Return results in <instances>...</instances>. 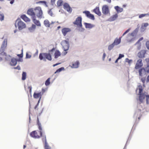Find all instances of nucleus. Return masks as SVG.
Wrapping results in <instances>:
<instances>
[{"instance_id":"obj_1","label":"nucleus","mask_w":149,"mask_h":149,"mask_svg":"<svg viewBox=\"0 0 149 149\" xmlns=\"http://www.w3.org/2000/svg\"><path fill=\"white\" fill-rule=\"evenodd\" d=\"M39 58L40 60H42L45 62L46 61V59L49 61L52 60V56L50 53H40L39 55Z\"/></svg>"},{"instance_id":"obj_2","label":"nucleus","mask_w":149,"mask_h":149,"mask_svg":"<svg viewBox=\"0 0 149 149\" xmlns=\"http://www.w3.org/2000/svg\"><path fill=\"white\" fill-rule=\"evenodd\" d=\"M15 26L16 28L18 27L19 30H21L26 27L25 23L23 22L21 19L19 18L16 20Z\"/></svg>"},{"instance_id":"obj_3","label":"nucleus","mask_w":149,"mask_h":149,"mask_svg":"<svg viewBox=\"0 0 149 149\" xmlns=\"http://www.w3.org/2000/svg\"><path fill=\"white\" fill-rule=\"evenodd\" d=\"M67 40H62L61 43L64 51H67L69 49L70 47L68 39H67Z\"/></svg>"},{"instance_id":"obj_4","label":"nucleus","mask_w":149,"mask_h":149,"mask_svg":"<svg viewBox=\"0 0 149 149\" xmlns=\"http://www.w3.org/2000/svg\"><path fill=\"white\" fill-rule=\"evenodd\" d=\"M36 13H37V16L39 18L41 19L42 17L43 12L41 7L38 6L34 8Z\"/></svg>"},{"instance_id":"obj_5","label":"nucleus","mask_w":149,"mask_h":149,"mask_svg":"<svg viewBox=\"0 0 149 149\" xmlns=\"http://www.w3.org/2000/svg\"><path fill=\"white\" fill-rule=\"evenodd\" d=\"M83 13L85 14L86 16L88 18L93 20H95V18L94 15L91 13L89 11L85 10L83 12Z\"/></svg>"},{"instance_id":"obj_6","label":"nucleus","mask_w":149,"mask_h":149,"mask_svg":"<svg viewBox=\"0 0 149 149\" xmlns=\"http://www.w3.org/2000/svg\"><path fill=\"white\" fill-rule=\"evenodd\" d=\"M82 18L81 17H78L76 19L75 21L73 22V24L76 25L79 27H82Z\"/></svg>"},{"instance_id":"obj_7","label":"nucleus","mask_w":149,"mask_h":149,"mask_svg":"<svg viewBox=\"0 0 149 149\" xmlns=\"http://www.w3.org/2000/svg\"><path fill=\"white\" fill-rule=\"evenodd\" d=\"M102 13L105 15L107 14L109 12V7L107 5H104L102 8Z\"/></svg>"},{"instance_id":"obj_8","label":"nucleus","mask_w":149,"mask_h":149,"mask_svg":"<svg viewBox=\"0 0 149 149\" xmlns=\"http://www.w3.org/2000/svg\"><path fill=\"white\" fill-rule=\"evenodd\" d=\"M143 65L142 63V60L141 59H139L137 61L136 64L135 65V68L136 69H138L141 67Z\"/></svg>"},{"instance_id":"obj_9","label":"nucleus","mask_w":149,"mask_h":149,"mask_svg":"<svg viewBox=\"0 0 149 149\" xmlns=\"http://www.w3.org/2000/svg\"><path fill=\"white\" fill-rule=\"evenodd\" d=\"M27 14L28 15L32 16V19L33 18V17H36L35 13L33 11L32 8H29L28 10L27 11Z\"/></svg>"},{"instance_id":"obj_10","label":"nucleus","mask_w":149,"mask_h":149,"mask_svg":"<svg viewBox=\"0 0 149 149\" xmlns=\"http://www.w3.org/2000/svg\"><path fill=\"white\" fill-rule=\"evenodd\" d=\"M146 70L145 68H141L139 69V72L140 76H142L143 74H146Z\"/></svg>"},{"instance_id":"obj_11","label":"nucleus","mask_w":149,"mask_h":149,"mask_svg":"<svg viewBox=\"0 0 149 149\" xmlns=\"http://www.w3.org/2000/svg\"><path fill=\"white\" fill-rule=\"evenodd\" d=\"M37 124L38 127V129L40 130V134L41 136H42V127H41V123L39 121V120L38 117H37Z\"/></svg>"},{"instance_id":"obj_12","label":"nucleus","mask_w":149,"mask_h":149,"mask_svg":"<svg viewBox=\"0 0 149 149\" xmlns=\"http://www.w3.org/2000/svg\"><path fill=\"white\" fill-rule=\"evenodd\" d=\"M93 12L99 16H100L101 15V13L100 11L99 7H96L93 10Z\"/></svg>"},{"instance_id":"obj_13","label":"nucleus","mask_w":149,"mask_h":149,"mask_svg":"<svg viewBox=\"0 0 149 149\" xmlns=\"http://www.w3.org/2000/svg\"><path fill=\"white\" fill-rule=\"evenodd\" d=\"M37 133L36 131H34L31 132L30 134L31 136L35 138H39L40 136L39 135H37Z\"/></svg>"},{"instance_id":"obj_14","label":"nucleus","mask_w":149,"mask_h":149,"mask_svg":"<svg viewBox=\"0 0 149 149\" xmlns=\"http://www.w3.org/2000/svg\"><path fill=\"white\" fill-rule=\"evenodd\" d=\"M43 93H42L41 92H39L38 93H36V92H34L33 96L34 98L36 99H37L39 98H40L41 97V99L42 97V96Z\"/></svg>"},{"instance_id":"obj_15","label":"nucleus","mask_w":149,"mask_h":149,"mask_svg":"<svg viewBox=\"0 0 149 149\" xmlns=\"http://www.w3.org/2000/svg\"><path fill=\"white\" fill-rule=\"evenodd\" d=\"M61 31L63 35L65 36L68 32L71 31V29L69 28H64L62 29Z\"/></svg>"},{"instance_id":"obj_16","label":"nucleus","mask_w":149,"mask_h":149,"mask_svg":"<svg viewBox=\"0 0 149 149\" xmlns=\"http://www.w3.org/2000/svg\"><path fill=\"white\" fill-rule=\"evenodd\" d=\"M17 61L16 58H13L11 59V61L10 63V65L11 66H15L17 64Z\"/></svg>"},{"instance_id":"obj_17","label":"nucleus","mask_w":149,"mask_h":149,"mask_svg":"<svg viewBox=\"0 0 149 149\" xmlns=\"http://www.w3.org/2000/svg\"><path fill=\"white\" fill-rule=\"evenodd\" d=\"M118 17L117 14H115L110 17L108 19V21L110 22H112L115 21Z\"/></svg>"},{"instance_id":"obj_18","label":"nucleus","mask_w":149,"mask_h":149,"mask_svg":"<svg viewBox=\"0 0 149 149\" xmlns=\"http://www.w3.org/2000/svg\"><path fill=\"white\" fill-rule=\"evenodd\" d=\"M86 28L91 29L95 26V25L91 23L85 22L84 23Z\"/></svg>"},{"instance_id":"obj_19","label":"nucleus","mask_w":149,"mask_h":149,"mask_svg":"<svg viewBox=\"0 0 149 149\" xmlns=\"http://www.w3.org/2000/svg\"><path fill=\"white\" fill-rule=\"evenodd\" d=\"M122 38V37H120L119 38V39H118L117 38H116L113 43L114 44V45H118L120 44L121 41V38Z\"/></svg>"},{"instance_id":"obj_20","label":"nucleus","mask_w":149,"mask_h":149,"mask_svg":"<svg viewBox=\"0 0 149 149\" xmlns=\"http://www.w3.org/2000/svg\"><path fill=\"white\" fill-rule=\"evenodd\" d=\"M36 17H33V18H32L33 23L38 26H41V25L40 21L38 20H36Z\"/></svg>"},{"instance_id":"obj_21","label":"nucleus","mask_w":149,"mask_h":149,"mask_svg":"<svg viewBox=\"0 0 149 149\" xmlns=\"http://www.w3.org/2000/svg\"><path fill=\"white\" fill-rule=\"evenodd\" d=\"M114 8L116 11L117 13L122 12L123 10V9L122 8H120L118 6H116L114 7Z\"/></svg>"},{"instance_id":"obj_22","label":"nucleus","mask_w":149,"mask_h":149,"mask_svg":"<svg viewBox=\"0 0 149 149\" xmlns=\"http://www.w3.org/2000/svg\"><path fill=\"white\" fill-rule=\"evenodd\" d=\"M79 64V61H77L75 62L72 63L71 67L72 68H77L78 67Z\"/></svg>"},{"instance_id":"obj_23","label":"nucleus","mask_w":149,"mask_h":149,"mask_svg":"<svg viewBox=\"0 0 149 149\" xmlns=\"http://www.w3.org/2000/svg\"><path fill=\"white\" fill-rule=\"evenodd\" d=\"M139 101L141 103H142L143 100L145 98V95L144 93L141 94H139Z\"/></svg>"},{"instance_id":"obj_24","label":"nucleus","mask_w":149,"mask_h":149,"mask_svg":"<svg viewBox=\"0 0 149 149\" xmlns=\"http://www.w3.org/2000/svg\"><path fill=\"white\" fill-rule=\"evenodd\" d=\"M61 55V53L58 50H56L54 53V58L56 59Z\"/></svg>"},{"instance_id":"obj_25","label":"nucleus","mask_w":149,"mask_h":149,"mask_svg":"<svg viewBox=\"0 0 149 149\" xmlns=\"http://www.w3.org/2000/svg\"><path fill=\"white\" fill-rule=\"evenodd\" d=\"M45 149H51V148L48 145V144L47 142V140L46 139V136L45 135Z\"/></svg>"},{"instance_id":"obj_26","label":"nucleus","mask_w":149,"mask_h":149,"mask_svg":"<svg viewBox=\"0 0 149 149\" xmlns=\"http://www.w3.org/2000/svg\"><path fill=\"white\" fill-rule=\"evenodd\" d=\"M44 24L45 26L47 27H50V24L49 21L47 19H46L44 22Z\"/></svg>"},{"instance_id":"obj_27","label":"nucleus","mask_w":149,"mask_h":149,"mask_svg":"<svg viewBox=\"0 0 149 149\" xmlns=\"http://www.w3.org/2000/svg\"><path fill=\"white\" fill-rule=\"evenodd\" d=\"M137 56L139 58H142L144 57V54L142 52H140L138 53Z\"/></svg>"},{"instance_id":"obj_28","label":"nucleus","mask_w":149,"mask_h":149,"mask_svg":"<svg viewBox=\"0 0 149 149\" xmlns=\"http://www.w3.org/2000/svg\"><path fill=\"white\" fill-rule=\"evenodd\" d=\"M141 110L140 109H138L137 110L135 113L134 115V117L135 118H137L138 113L140 114L141 113Z\"/></svg>"},{"instance_id":"obj_29","label":"nucleus","mask_w":149,"mask_h":149,"mask_svg":"<svg viewBox=\"0 0 149 149\" xmlns=\"http://www.w3.org/2000/svg\"><path fill=\"white\" fill-rule=\"evenodd\" d=\"M26 72L23 71L22 74V80H24L26 79Z\"/></svg>"},{"instance_id":"obj_30","label":"nucleus","mask_w":149,"mask_h":149,"mask_svg":"<svg viewBox=\"0 0 149 149\" xmlns=\"http://www.w3.org/2000/svg\"><path fill=\"white\" fill-rule=\"evenodd\" d=\"M7 44V39H5L4 40L1 46L2 47H6Z\"/></svg>"},{"instance_id":"obj_31","label":"nucleus","mask_w":149,"mask_h":149,"mask_svg":"<svg viewBox=\"0 0 149 149\" xmlns=\"http://www.w3.org/2000/svg\"><path fill=\"white\" fill-rule=\"evenodd\" d=\"M65 69L63 67H61L59 69H57L56 71L55 72L54 74H56L58 72H59L62 70H64Z\"/></svg>"},{"instance_id":"obj_32","label":"nucleus","mask_w":149,"mask_h":149,"mask_svg":"<svg viewBox=\"0 0 149 149\" xmlns=\"http://www.w3.org/2000/svg\"><path fill=\"white\" fill-rule=\"evenodd\" d=\"M147 62V66L145 68L146 70V72L148 73H149V59H148Z\"/></svg>"},{"instance_id":"obj_33","label":"nucleus","mask_w":149,"mask_h":149,"mask_svg":"<svg viewBox=\"0 0 149 149\" xmlns=\"http://www.w3.org/2000/svg\"><path fill=\"white\" fill-rule=\"evenodd\" d=\"M4 16L3 13L0 12V21H2L4 20Z\"/></svg>"},{"instance_id":"obj_34","label":"nucleus","mask_w":149,"mask_h":149,"mask_svg":"<svg viewBox=\"0 0 149 149\" xmlns=\"http://www.w3.org/2000/svg\"><path fill=\"white\" fill-rule=\"evenodd\" d=\"M50 78H49L45 81V84L46 86H47L50 84Z\"/></svg>"},{"instance_id":"obj_35","label":"nucleus","mask_w":149,"mask_h":149,"mask_svg":"<svg viewBox=\"0 0 149 149\" xmlns=\"http://www.w3.org/2000/svg\"><path fill=\"white\" fill-rule=\"evenodd\" d=\"M63 1L62 0H58L57 2V4L58 6L60 7L63 4Z\"/></svg>"},{"instance_id":"obj_36","label":"nucleus","mask_w":149,"mask_h":149,"mask_svg":"<svg viewBox=\"0 0 149 149\" xmlns=\"http://www.w3.org/2000/svg\"><path fill=\"white\" fill-rule=\"evenodd\" d=\"M115 45L113 43L112 44L109 45L108 47V50L109 51H111L113 49Z\"/></svg>"},{"instance_id":"obj_37","label":"nucleus","mask_w":149,"mask_h":149,"mask_svg":"<svg viewBox=\"0 0 149 149\" xmlns=\"http://www.w3.org/2000/svg\"><path fill=\"white\" fill-rule=\"evenodd\" d=\"M36 3H43V4H44L46 7H47L48 6L47 4V3L46 1H39L37 2Z\"/></svg>"},{"instance_id":"obj_38","label":"nucleus","mask_w":149,"mask_h":149,"mask_svg":"<svg viewBox=\"0 0 149 149\" xmlns=\"http://www.w3.org/2000/svg\"><path fill=\"white\" fill-rule=\"evenodd\" d=\"M139 95L143 94V93H142L143 90V88H142V86H139Z\"/></svg>"},{"instance_id":"obj_39","label":"nucleus","mask_w":149,"mask_h":149,"mask_svg":"<svg viewBox=\"0 0 149 149\" xmlns=\"http://www.w3.org/2000/svg\"><path fill=\"white\" fill-rule=\"evenodd\" d=\"M64 8L66 10L67 8H68L70 6L67 3H65L63 5Z\"/></svg>"},{"instance_id":"obj_40","label":"nucleus","mask_w":149,"mask_h":149,"mask_svg":"<svg viewBox=\"0 0 149 149\" xmlns=\"http://www.w3.org/2000/svg\"><path fill=\"white\" fill-rule=\"evenodd\" d=\"M146 28L144 27L143 24L142 25L141 27L140 28V31L141 32H144L146 30Z\"/></svg>"},{"instance_id":"obj_41","label":"nucleus","mask_w":149,"mask_h":149,"mask_svg":"<svg viewBox=\"0 0 149 149\" xmlns=\"http://www.w3.org/2000/svg\"><path fill=\"white\" fill-rule=\"evenodd\" d=\"M134 38H132L130 39H127V42L130 43L134 41Z\"/></svg>"},{"instance_id":"obj_42","label":"nucleus","mask_w":149,"mask_h":149,"mask_svg":"<svg viewBox=\"0 0 149 149\" xmlns=\"http://www.w3.org/2000/svg\"><path fill=\"white\" fill-rule=\"evenodd\" d=\"M52 8L50 9L48 11V14L51 16H53V12L52 10Z\"/></svg>"},{"instance_id":"obj_43","label":"nucleus","mask_w":149,"mask_h":149,"mask_svg":"<svg viewBox=\"0 0 149 149\" xmlns=\"http://www.w3.org/2000/svg\"><path fill=\"white\" fill-rule=\"evenodd\" d=\"M145 96L146 97V103L147 104H149V101H148V100L149 99V95H145Z\"/></svg>"},{"instance_id":"obj_44","label":"nucleus","mask_w":149,"mask_h":149,"mask_svg":"<svg viewBox=\"0 0 149 149\" xmlns=\"http://www.w3.org/2000/svg\"><path fill=\"white\" fill-rule=\"evenodd\" d=\"M125 61L126 62L128 63L129 64L131 63L132 61V60L131 59H129L128 58H127L125 59Z\"/></svg>"},{"instance_id":"obj_45","label":"nucleus","mask_w":149,"mask_h":149,"mask_svg":"<svg viewBox=\"0 0 149 149\" xmlns=\"http://www.w3.org/2000/svg\"><path fill=\"white\" fill-rule=\"evenodd\" d=\"M139 29V27H138L136 28L134 30V31L133 32L136 35L137 33H138V31Z\"/></svg>"},{"instance_id":"obj_46","label":"nucleus","mask_w":149,"mask_h":149,"mask_svg":"<svg viewBox=\"0 0 149 149\" xmlns=\"http://www.w3.org/2000/svg\"><path fill=\"white\" fill-rule=\"evenodd\" d=\"M130 28H129L128 29L126 30L125 32L122 35V36H123L124 35H125L127 33H128L130 31Z\"/></svg>"},{"instance_id":"obj_47","label":"nucleus","mask_w":149,"mask_h":149,"mask_svg":"<svg viewBox=\"0 0 149 149\" xmlns=\"http://www.w3.org/2000/svg\"><path fill=\"white\" fill-rule=\"evenodd\" d=\"M6 47H2L1 46L0 49V52H4L5 50Z\"/></svg>"},{"instance_id":"obj_48","label":"nucleus","mask_w":149,"mask_h":149,"mask_svg":"<svg viewBox=\"0 0 149 149\" xmlns=\"http://www.w3.org/2000/svg\"><path fill=\"white\" fill-rule=\"evenodd\" d=\"M146 46L147 49L149 50V41H147L146 43Z\"/></svg>"},{"instance_id":"obj_49","label":"nucleus","mask_w":149,"mask_h":149,"mask_svg":"<svg viewBox=\"0 0 149 149\" xmlns=\"http://www.w3.org/2000/svg\"><path fill=\"white\" fill-rule=\"evenodd\" d=\"M66 10L68 12H69L70 13L72 12V9L71 8L70 6L68 8H67Z\"/></svg>"},{"instance_id":"obj_50","label":"nucleus","mask_w":149,"mask_h":149,"mask_svg":"<svg viewBox=\"0 0 149 149\" xmlns=\"http://www.w3.org/2000/svg\"><path fill=\"white\" fill-rule=\"evenodd\" d=\"M22 53L21 54H17V56L19 57V58H22L23 57V49H22Z\"/></svg>"},{"instance_id":"obj_51","label":"nucleus","mask_w":149,"mask_h":149,"mask_svg":"<svg viewBox=\"0 0 149 149\" xmlns=\"http://www.w3.org/2000/svg\"><path fill=\"white\" fill-rule=\"evenodd\" d=\"M31 55H29L28 53H26V59L30 58H31Z\"/></svg>"},{"instance_id":"obj_52","label":"nucleus","mask_w":149,"mask_h":149,"mask_svg":"<svg viewBox=\"0 0 149 149\" xmlns=\"http://www.w3.org/2000/svg\"><path fill=\"white\" fill-rule=\"evenodd\" d=\"M0 54L1 56H7V54L6 52H0Z\"/></svg>"},{"instance_id":"obj_53","label":"nucleus","mask_w":149,"mask_h":149,"mask_svg":"<svg viewBox=\"0 0 149 149\" xmlns=\"http://www.w3.org/2000/svg\"><path fill=\"white\" fill-rule=\"evenodd\" d=\"M26 16L25 15H23L21 16V18L24 21L25 19L26 18Z\"/></svg>"},{"instance_id":"obj_54","label":"nucleus","mask_w":149,"mask_h":149,"mask_svg":"<svg viewBox=\"0 0 149 149\" xmlns=\"http://www.w3.org/2000/svg\"><path fill=\"white\" fill-rule=\"evenodd\" d=\"M124 54H119V56L118 57V58L119 59H121L122 58L124 57Z\"/></svg>"},{"instance_id":"obj_55","label":"nucleus","mask_w":149,"mask_h":149,"mask_svg":"<svg viewBox=\"0 0 149 149\" xmlns=\"http://www.w3.org/2000/svg\"><path fill=\"white\" fill-rule=\"evenodd\" d=\"M80 27V28L79 29V31L81 32H84L85 30V29L84 28L82 27Z\"/></svg>"},{"instance_id":"obj_56","label":"nucleus","mask_w":149,"mask_h":149,"mask_svg":"<svg viewBox=\"0 0 149 149\" xmlns=\"http://www.w3.org/2000/svg\"><path fill=\"white\" fill-rule=\"evenodd\" d=\"M145 15L144 14H140L139 16V17L140 19H141L145 17Z\"/></svg>"},{"instance_id":"obj_57","label":"nucleus","mask_w":149,"mask_h":149,"mask_svg":"<svg viewBox=\"0 0 149 149\" xmlns=\"http://www.w3.org/2000/svg\"><path fill=\"white\" fill-rule=\"evenodd\" d=\"M15 69H17L19 70H21V68L19 65H17L16 67H15L13 68Z\"/></svg>"},{"instance_id":"obj_58","label":"nucleus","mask_w":149,"mask_h":149,"mask_svg":"<svg viewBox=\"0 0 149 149\" xmlns=\"http://www.w3.org/2000/svg\"><path fill=\"white\" fill-rule=\"evenodd\" d=\"M16 61L17 62V61L22 62L23 61V60L22 58H19L18 59H16Z\"/></svg>"},{"instance_id":"obj_59","label":"nucleus","mask_w":149,"mask_h":149,"mask_svg":"<svg viewBox=\"0 0 149 149\" xmlns=\"http://www.w3.org/2000/svg\"><path fill=\"white\" fill-rule=\"evenodd\" d=\"M143 26L145 28L148 26L149 24L148 23H145L142 24Z\"/></svg>"},{"instance_id":"obj_60","label":"nucleus","mask_w":149,"mask_h":149,"mask_svg":"<svg viewBox=\"0 0 149 149\" xmlns=\"http://www.w3.org/2000/svg\"><path fill=\"white\" fill-rule=\"evenodd\" d=\"M56 0H51V4L52 6H54L55 4V2Z\"/></svg>"},{"instance_id":"obj_61","label":"nucleus","mask_w":149,"mask_h":149,"mask_svg":"<svg viewBox=\"0 0 149 149\" xmlns=\"http://www.w3.org/2000/svg\"><path fill=\"white\" fill-rule=\"evenodd\" d=\"M29 30L31 32H33V31H34L35 30L33 29L32 27L31 26V27H30L29 28Z\"/></svg>"},{"instance_id":"obj_62","label":"nucleus","mask_w":149,"mask_h":149,"mask_svg":"<svg viewBox=\"0 0 149 149\" xmlns=\"http://www.w3.org/2000/svg\"><path fill=\"white\" fill-rule=\"evenodd\" d=\"M24 21L26 22H29L30 21V19L28 17H26V18L24 19Z\"/></svg>"},{"instance_id":"obj_63","label":"nucleus","mask_w":149,"mask_h":149,"mask_svg":"<svg viewBox=\"0 0 149 149\" xmlns=\"http://www.w3.org/2000/svg\"><path fill=\"white\" fill-rule=\"evenodd\" d=\"M141 81L143 84H144L146 81V78L145 77L141 78Z\"/></svg>"},{"instance_id":"obj_64","label":"nucleus","mask_w":149,"mask_h":149,"mask_svg":"<svg viewBox=\"0 0 149 149\" xmlns=\"http://www.w3.org/2000/svg\"><path fill=\"white\" fill-rule=\"evenodd\" d=\"M28 88L29 90V93L30 95L31 94V91H32V87L31 86H29L28 87Z\"/></svg>"}]
</instances>
